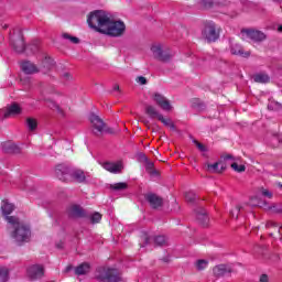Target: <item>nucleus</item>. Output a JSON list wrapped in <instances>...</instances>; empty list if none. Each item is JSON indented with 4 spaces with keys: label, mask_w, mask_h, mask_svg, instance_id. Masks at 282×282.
<instances>
[{
    "label": "nucleus",
    "mask_w": 282,
    "mask_h": 282,
    "mask_svg": "<svg viewBox=\"0 0 282 282\" xmlns=\"http://www.w3.org/2000/svg\"><path fill=\"white\" fill-rule=\"evenodd\" d=\"M7 228L10 230V236L18 246L29 243L30 239H32V229H30V226L22 223L19 217L7 218Z\"/></svg>",
    "instance_id": "nucleus-1"
},
{
    "label": "nucleus",
    "mask_w": 282,
    "mask_h": 282,
    "mask_svg": "<svg viewBox=\"0 0 282 282\" xmlns=\"http://www.w3.org/2000/svg\"><path fill=\"white\" fill-rule=\"evenodd\" d=\"M87 23L91 30L102 34L107 23H109V14L104 10H95L88 14Z\"/></svg>",
    "instance_id": "nucleus-2"
},
{
    "label": "nucleus",
    "mask_w": 282,
    "mask_h": 282,
    "mask_svg": "<svg viewBox=\"0 0 282 282\" xmlns=\"http://www.w3.org/2000/svg\"><path fill=\"white\" fill-rule=\"evenodd\" d=\"M95 280L99 282H120L122 271L116 268L99 267L95 271Z\"/></svg>",
    "instance_id": "nucleus-3"
},
{
    "label": "nucleus",
    "mask_w": 282,
    "mask_h": 282,
    "mask_svg": "<svg viewBox=\"0 0 282 282\" xmlns=\"http://www.w3.org/2000/svg\"><path fill=\"white\" fill-rule=\"evenodd\" d=\"M221 34V29L213 21L203 22L200 36L206 43H217Z\"/></svg>",
    "instance_id": "nucleus-4"
},
{
    "label": "nucleus",
    "mask_w": 282,
    "mask_h": 282,
    "mask_svg": "<svg viewBox=\"0 0 282 282\" xmlns=\"http://www.w3.org/2000/svg\"><path fill=\"white\" fill-rule=\"evenodd\" d=\"M124 32H127V25L122 22V20L116 21L111 20V18H108V22L106 26H104V31H101V34L118 39L120 36H123Z\"/></svg>",
    "instance_id": "nucleus-5"
},
{
    "label": "nucleus",
    "mask_w": 282,
    "mask_h": 282,
    "mask_svg": "<svg viewBox=\"0 0 282 282\" xmlns=\"http://www.w3.org/2000/svg\"><path fill=\"white\" fill-rule=\"evenodd\" d=\"M89 120L93 124L95 135H102V133H116L113 129L107 128V123H105V121L100 117H98V115H90Z\"/></svg>",
    "instance_id": "nucleus-6"
},
{
    "label": "nucleus",
    "mask_w": 282,
    "mask_h": 282,
    "mask_svg": "<svg viewBox=\"0 0 282 282\" xmlns=\"http://www.w3.org/2000/svg\"><path fill=\"white\" fill-rule=\"evenodd\" d=\"M151 52L153 57L156 61H161V63H170L171 58H173V52L170 48H164L161 44L153 45Z\"/></svg>",
    "instance_id": "nucleus-7"
},
{
    "label": "nucleus",
    "mask_w": 282,
    "mask_h": 282,
    "mask_svg": "<svg viewBox=\"0 0 282 282\" xmlns=\"http://www.w3.org/2000/svg\"><path fill=\"white\" fill-rule=\"evenodd\" d=\"M72 166L61 163L55 166V175L61 182H72Z\"/></svg>",
    "instance_id": "nucleus-8"
},
{
    "label": "nucleus",
    "mask_w": 282,
    "mask_h": 282,
    "mask_svg": "<svg viewBox=\"0 0 282 282\" xmlns=\"http://www.w3.org/2000/svg\"><path fill=\"white\" fill-rule=\"evenodd\" d=\"M11 46L18 54H23L25 52V40L23 37V33L20 32L11 37Z\"/></svg>",
    "instance_id": "nucleus-9"
},
{
    "label": "nucleus",
    "mask_w": 282,
    "mask_h": 282,
    "mask_svg": "<svg viewBox=\"0 0 282 282\" xmlns=\"http://www.w3.org/2000/svg\"><path fill=\"white\" fill-rule=\"evenodd\" d=\"M144 199L154 210H158V208H162V206H164V198L155 193L145 194Z\"/></svg>",
    "instance_id": "nucleus-10"
},
{
    "label": "nucleus",
    "mask_w": 282,
    "mask_h": 282,
    "mask_svg": "<svg viewBox=\"0 0 282 282\" xmlns=\"http://www.w3.org/2000/svg\"><path fill=\"white\" fill-rule=\"evenodd\" d=\"M241 33L246 34L247 39H250L254 43H261L262 41H265V39H267L265 33H263L261 31L242 29Z\"/></svg>",
    "instance_id": "nucleus-11"
},
{
    "label": "nucleus",
    "mask_w": 282,
    "mask_h": 282,
    "mask_svg": "<svg viewBox=\"0 0 282 282\" xmlns=\"http://www.w3.org/2000/svg\"><path fill=\"white\" fill-rule=\"evenodd\" d=\"M45 274V269L41 264H34L28 269V276L31 279V281H36L39 279H42V276Z\"/></svg>",
    "instance_id": "nucleus-12"
},
{
    "label": "nucleus",
    "mask_w": 282,
    "mask_h": 282,
    "mask_svg": "<svg viewBox=\"0 0 282 282\" xmlns=\"http://www.w3.org/2000/svg\"><path fill=\"white\" fill-rule=\"evenodd\" d=\"M143 245L141 248H144V246H150V243L153 241L154 246H166V238L164 236H156V237H149V235L144 234L142 236Z\"/></svg>",
    "instance_id": "nucleus-13"
},
{
    "label": "nucleus",
    "mask_w": 282,
    "mask_h": 282,
    "mask_svg": "<svg viewBox=\"0 0 282 282\" xmlns=\"http://www.w3.org/2000/svg\"><path fill=\"white\" fill-rule=\"evenodd\" d=\"M153 100L154 102H156L158 107H161L163 109V111H171V109L173 108L171 106V101H169V99H166V97H164V95L160 93L154 94Z\"/></svg>",
    "instance_id": "nucleus-14"
},
{
    "label": "nucleus",
    "mask_w": 282,
    "mask_h": 282,
    "mask_svg": "<svg viewBox=\"0 0 282 282\" xmlns=\"http://www.w3.org/2000/svg\"><path fill=\"white\" fill-rule=\"evenodd\" d=\"M70 182H76L77 184H85L87 182V174L80 169H72L70 171Z\"/></svg>",
    "instance_id": "nucleus-15"
},
{
    "label": "nucleus",
    "mask_w": 282,
    "mask_h": 282,
    "mask_svg": "<svg viewBox=\"0 0 282 282\" xmlns=\"http://www.w3.org/2000/svg\"><path fill=\"white\" fill-rule=\"evenodd\" d=\"M213 272L217 279L228 276V274H232V267L228 264H218L214 267Z\"/></svg>",
    "instance_id": "nucleus-16"
},
{
    "label": "nucleus",
    "mask_w": 282,
    "mask_h": 282,
    "mask_svg": "<svg viewBox=\"0 0 282 282\" xmlns=\"http://www.w3.org/2000/svg\"><path fill=\"white\" fill-rule=\"evenodd\" d=\"M23 109L19 104L13 102L4 108V118H12L14 116H21Z\"/></svg>",
    "instance_id": "nucleus-17"
},
{
    "label": "nucleus",
    "mask_w": 282,
    "mask_h": 282,
    "mask_svg": "<svg viewBox=\"0 0 282 282\" xmlns=\"http://www.w3.org/2000/svg\"><path fill=\"white\" fill-rule=\"evenodd\" d=\"M68 217H72L73 219H80L83 217H87V214L79 205H73L68 209Z\"/></svg>",
    "instance_id": "nucleus-18"
},
{
    "label": "nucleus",
    "mask_w": 282,
    "mask_h": 282,
    "mask_svg": "<svg viewBox=\"0 0 282 282\" xmlns=\"http://www.w3.org/2000/svg\"><path fill=\"white\" fill-rule=\"evenodd\" d=\"M14 210V205L9 203L8 200H2L1 205V213L4 217L6 221H8V218L10 217H17V216H10L12 215V212Z\"/></svg>",
    "instance_id": "nucleus-19"
},
{
    "label": "nucleus",
    "mask_w": 282,
    "mask_h": 282,
    "mask_svg": "<svg viewBox=\"0 0 282 282\" xmlns=\"http://www.w3.org/2000/svg\"><path fill=\"white\" fill-rule=\"evenodd\" d=\"M21 69L24 74H39L40 69L34 65V63L28 61L21 64Z\"/></svg>",
    "instance_id": "nucleus-20"
},
{
    "label": "nucleus",
    "mask_w": 282,
    "mask_h": 282,
    "mask_svg": "<svg viewBox=\"0 0 282 282\" xmlns=\"http://www.w3.org/2000/svg\"><path fill=\"white\" fill-rule=\"evenodd\" d=\"M91 272V264L88 262H84L75 268V274L77 276H85V274H89Z\"/></svg>",
    "instance_id": "nucleus-21"
},
{
    "label": "nucleus",
    "mask_w": 282,
    "mask_h": 282,
    "mask_svg": "<svg viewBox=\"0 0 282 282\" xmlns=\"http://www.w3.org/2000/svg\"><path fill=\"white\" fill-rule=\"evenodd\" d=\"M230 52L234 56H242L243 58H248L250 56V52H243V47L240 44H231Z\"/></svg>",
    "instance_id": "nucleus-22"
},
{
    "label": "nucleus",
    "mask_w": 282,
    "mask_h": 282,
    "mask_svg": "<svg viewBox=\"0 0 282 282\" xmlns=\"http://www.w3.org/2000/svg\"><path fill=\"white\" fill-rule=\"evenodd\" d=\"M102 166L106 171H109V173H120L122 171V163L106 162Z\"/></svg>",
    "instance_id": "nucleus-23"
},
{
    "label": "nucleus",
    "mask_w": 282,
    "mask_h": 282,
    "mask_svg": "<svg viewBox=\"0 0 282 282\" xmlns=\"http://www.w3.org/2000/svg\"><path fill=\"white\" fill-rule=\"evenodd\" d=\"M2 150L4 151V153H21V148L12 142L3 143Z\"/></svg>",
    "instance_id": "nucleus-24"
},
{
    "label": "nucleus",
    "mask_w": 282,
    "mask_h": 282,
    "mask_svg": "<svg viewBox=\"0 0 282 282\" xmlns=\"http://www.w3.org/2000/svg\"><path fill=\"white\" fill-rule=\"evenodd\" d=\"M196 218L202 226H208L209 218L205 209L196 210Z\"/></svg>",
    "instance_id": "nucleus-25"
},
{
    "label": "nucleus",
    "mask_w": 282,
    "mask_h": 282,
    "mask_svg": "<svg viewBox=\"0 0 282 282\" xmlns=\"http://www.w3.org/2000/svg\"><path fill=\"white\" fill-rule=\"evenodd\" d=\"M145 113L149 116V118H158L160 120V117H164L162 113L158 111V109L153 106H147L145 107Z\"/></svg>",
    "instance_id": "nucleus-26"
},
{
    "label": "nucleus",
    "mask_w": 282,
    "mask_h": 282,
    "mask_svg": "<svg viewBox=\"0 0 282 282\" xmlns=\"http://www.w3.org/2000/svg\"><path fill=\"white\" fill-rule=\"evenodd\" d=\"M219 164H221V162H216L214 164H208L207 169H208L209 173H221V172L226 171V165L221 164V166L219 169Z\"/></svg>",
    "instance_id": "nucleus-27"
},
{
    "label": "nucleus",
    "mask_w": 282,
    "mask_h": 282,
    "mask_svg": "<svg viewBox=\"0 0 282 282\" xmlns=\"http://www.w3.org/2000/svg\"><path fill=\"white\" fill-rule=\"evenodd\" d=\"M254 83H270V76H268V74L265 73H258L256 75L252 76Z\"/></svg>",
    "instance_id": "nucleus-28"
},
{
    "label": "nucleus",
    "mask_w": 282,
    "mask_h": 282,
    "mask_svg": "<svg viewBox=\"0 0 282 282\" xmlns=\"http://www.w3.org/2000/svg\"><path fill=\"white\" fill-rule=\"evenodd\" d=\"M198 6L204 8L205 10H210V8L217 6V1L215 0H198Z\"/></svg>",
    "instance_id": "nucleus-29"
},
{
    "label": "nucleus",
    "mask_w": 282,
    "mask_h": 282,
    "mask_svg": "<svg viewBox=\"0 0 282 282\" xmlns=\"http://www.w3.org/2000/svg\"><path fill=\"white\" fill-rule=\"evenodd\" d=\"M160 122H162L164 127H169L171 131H177V127H175V123L173 120H171V118L160 117Z\"/></svg>",
    "instance_id": "nucleus-30"
},
{
    "label": "nucleus",
    "mask_w": 282,
    "mask_h": 282,
    "mask_svg": "<svg viewBox=\"0 0 282 282\" xmlns=\"http://www.w3.org/2000/svg\"><path fill=\"white\" fill-rule=\"evenodd\" d=\"M42 66L44 67L45 72H50L54 67V59L50 56H45L42 61Z\"/></svg>",
    "instance_id": "nucleus-31"
},
{
    "label": "nucleus",
    "mask_w": 282,
    "mask_h": 282,
    "mask_svg": "<svg viewBox=\"0 0 282 282\" xmlns=\"http://www.w3.org/2000/svg\"><path fill=\"white\" fill-rule=\"evenodd\" d=\"M10 279V271L6 267H0V282H7Z\"/></svg>",
    "instance_id": "nucleus-32"
},
{
    "label": "nucleus",
    "mask_w": 282,
    "mask_h": 282,
    "mask_svg": "<svg viewBox=\"0 0 282 282\" xmlns=\"http://www.w3.org/2000/svg\"><path fill=\"white\" fill-rule=\"evenodd\" d=\"M26 127H28L29 131H36L39 123L36 122V119H34V118H26Z\"/></svg>",
    "instance_id": "nucleus-33"
},
{
    "label": "nucleus",
    "mask_w": 282,
    "mask_h": 282,
    "mask_svg": "<svg viewBox=\"0 0 282 282\" xmlns=\"http://www.w3.org/2000/svg\"><path fill=\"white\" fill-rule=\"evenodd\" d=\"M110 188L112 191H127V188H129V185L127 183H115L110 185Z\"/></svg>",
    "instance_id": "nucleus-34"
},
{
    "label": "nucleus",
    "mask_w": 282,
    "mask_h": 282,
    "mask_svg": "<svg viewBox=\"0 0 282 282\" xmlns=\"http://www.w3.org/2000/svg\"><path fill=\"white\" fill-rule=\"evenodd\" d=\"M63 39H66V41H70V43H73L74 45H78V43H80V39L74 36V35H69V33H63Z\"/></svg>",
    "instance_id": "nucleus-35"
},
{
    "label": "nucleus",
    "mask_w": 282,
    "mask_h": 282,
    "mask_svg": "<svg viewBox=\"0 0 282 282\" xmlns=\"http://www.w3.org/2000/svg\"><path fill=\"white\" fill-rule=\"evenodd\" d=\"M41 48V43L39 42V40H34L30 45H29V50H31V52L33 54H36V52H39V50Z\"/></svg>",
    "instance_id": "nucleus-36"
},
{
    "label": "nucleus",
    "mask_w": 282,
    "mask_h": 282,
    "mask_svg": "<svg viewBox=\"0 0 282 282\" xmlns=\"http://www.w3.org/2000/svg\"><path fill=\"white\" fill-rule=\"evenodd\" d=\"M192 107L198 110L206 109V105H204V102H202V100L199 99H193Z\"/></svg>",
    "instance_id": "nucleus-37"
},
{
    "label": "nucleus",
    "mask_w": 282,
    "mask_h": 282,
    "mask_svg": "<svg viewBox=\"0 0 282 282\" xmlns=\"http://www.w3.org/2000/svg\"><path fill=\"white\" fill-rule=\"evenodd\" d=\"M185 199L188 204H194L195 199H197V195L194 192H186Z\"/></svg>",
    "instance_id": "nucleus-38"
},
{
    "label": "nucleus",
    "mask_w": 282,
    "mask_h": 282,
    "mask_svg": "<svg viewBox=\"0 0 282 282\" xmlns=\"http://www.w3.org/2000/svg\"><path fill=\"white\" fill-rule=\"evenodd\" d=\"M102 219V215L98 212H95L91 216H90V223L93 224H100V220Z\"/></svg>",
    "instance_id": "nucleus-39"
},
{
    "label": "nucleus",
    "mask_w": 282,
    "mask_h": 282,
    "mask_svg": "<svg viewBox=\"0 0 282 282\" xmlns=\"http://www.w3.org/2000/svg\"><path fill=\"white\" fill-rule=\"evenodd\" d=\"M48 107L50 109H55L56 111H58L61 116H65V112L63 111L61 106H58V104H56L55 101H48Z\"/></svg>",
    "instance_id": "nucleus-40"
},
{
    "label": "nucleus",
    "mask_w": 282,
    "mask_h": 282,
    "mask_svg": "<svg viewBox=\"0 0 282 282\" xmlns=\"http://www.w3.org/2000/svg\"><path fill=\"white\" fill-rule=\"evenodd\" d=\"M206 268H208V261L207 260H197L196 261V269L202 271V270H206Z\"/></svg>",
    "instance_id": "nucleus-41"
},
{
    "label": "nucleus",
    "mask_w": 282,
    "mask_h": 282,
    "mask_svg": "<svg viewBox=\"0 0 282 282\" xmlns=\"http://www.w3.org/2000/svg\"><path fill=\"white\" fill-rule=\"evenodd\" d=\"M231 169L236 171L237 173H243L246 171V165H239L237 163H231Z\"/></svg>",
    "instance_id": "nucleus-42"
},
{
    "label": "nucleus",
    "mask_w": 282,
    "mask_h": 282,
    "mask_svg": "<svg viewBox=\"0 0 282 282\" xmlns=\"http://www.w3.org/2000/svg\"><path fill=\"white\" fill-rule=\"evenodd\" d=\"M220 160H223V162H228V161H231V162H235V155L232 154H228V153H224L220 155Z\"/></svg>",
    "instance_id": "nucleus-43"
},
{
    "label": "nucleus",
    "mask_w": 282,
    "mask_h": 282,
    "mask_svg": "<svg viewBox=\"0 0 282 282\" xmlns=\"http://www.w3.org/2000/svg\"><path fill=\"white\" fill-rule=\"evenodd\" d=\"M193 143L196 144L198 151H200L202 153H206V151H208L206 145H204L203 143H199V141L193 140Z\"/></svg>",
    "instance_id": "nucleus-44"
},
{
    "label": "nucleus",
    "mask_w": 282,
    "mask_h": 282,
    "mask_svg": "<svg viewBox=\"0 0 282 282\" xmlns=\"http://www.w3.org/2000/svg\"><path fill=\"white\" fill-rule=\"evenodd\" d=\"M240 212H241V206H236V208L230 212V215L234 219H238Z\"/></svg>",
    "instance_id": "nucleus-45"
},
{
    "label": "nucleus",
    "mask_w": 282,
    "mask_h": 282,
    "mask_svg": "<svg viewBox=\"0 0 282 282\" xmlns=\"http://www.w3.org/2000/svg\"><path fill=\"white\" fill-rule=\"evenodd\" d=\"M138 162L145 164V162H149V158L147 156V154L140 152L138 154Z\"/></svg>",
    "instance_id": "nucleus-46"
},
{
    "label": "nucleus",
    "mask_w": 282,
    "mask_h": 282,
    "mask_svg": "<svg viewBox=\"0 0 282 282\" xmlns=\"http://www.w3.org/2000/svg\"><path fill=\"white\" fill-rule=\"evenodd\" d=\"M152 169H155V164L152 161L148 160V162H145L147 173H150V171H152Z\"/></svg>",
    "instance_id": "nucleus-47"
},
{
    "label": "nucleus",
    "mask_w": 282,
    "mask_h": 282,
    "mask_svg": "<svg viewBox=\"0 0 282 282\" xmlns=\"http://www.w3.org/2000/svg\"><path fill=\"white\" fill-rule=\"evenodd\" d=\"M261 193L263 197H268V199H272V192H270L269 189L262 188Z\"/></svg>",
    "instance_id": "nucleus-48"
},
{
    "label": "nucleus",
    "mask_w": 282,
    "mask_h": 282,
    "mask_svg": "<svg viewBox=\"0 0 282 282\" xmlns=\"http://www.w3.org/2000/svg\"><path fill=\"white\" fill-rule=\"evenodd\" d=\"M135 80L139 85H147V83H148L147 77H144V76H139V77H137Z\"/></svg>",
    "instance_id": "nucleus-49"
},
{
    "label": "nucleus",
    "mask_w": 282,
    "mask_h": 282,
    "mask_svg": "<svg viewBox=\"0 0 282 282\" xmlns=\"http://www.w3.org/2000/svg\"><path fill=\"white\" fill-rule=\"evenodd\" d=\"M267 228H279V225H276V223H273V221H268Z\"/></svg>",
    "instance_id": "nucleus-50"
},
{
    "label": "nucleus",
    "mask_w": 282,
    "mask_h": 282,
    "mask_svg": "<svg viewBox=\"0 0 282 282\" xmlns=\"http://www.w3.org/2000/svg\"><path fill=\"white\" fill-rule=\"evenodd\" d=\"M259 282H270V279L268 278V274L260 275Z\"/></svg>",
    "instance_id": "nucleus-51"
},
{
    "label": "nucleus",
    "mask_w": 282,
    "mask_h": 282,
    "mask_svg": "<svg viewBox=\"0 0 282 282\" xmlns=\"http://www.w3.org/2000/svg\"><path fill=\"white\" fill-rule=\"evenodd\" d=\"M63 78L64 80H72V75L69 73H64Z\"/></svg>",
    "instance_id": "nucleus-52"
},
{
    "label": "nucleus",
    "mask_w": 282,
    "mask_h": 282,
    "mask_svg": "<svg viewBox=\"0 0 282 282\" xmlns=\"http://www.w3.org/2000/svg\"><path fill=\"white\" fill-rule=\"evenodd\" d=\"M161 261H163V263H170L171 262V257L170 256H165L161 259Z\"/></svg>",
    "instance_id": "nucleus-53"
},
{
    "label": "nucleus",
    "mask_w": 282,
    "mask_h": 282,
    "mask_svg": "<svg viewBox=\"0 0 282 282\" xmlns=\"http://www.w3.org/2000/svg\"><path fill=\"white\" fill-rule=\"evenodd\" d=\"M6 120L7 118H6V109H1L0 110V120Z\"/></svg>",
    "instance_id": "nucleus-54"
},
{
    "label": "nucleus",
    "mask_w": 282,
    "mask_h": 282,
    "mask_svg": "<svg viewBox=\"0 0 282 282\" xmlns=\"http://www.w3.org/2000/svg\"><path fill=\"white\" fill-rule=\"evenodd\" d=\"M148 173H149L150 175H160V173L158 172V170H155V167L152 169V170H150Z\"/></svg>",
    "instance_id": "nucleus-55"
},
{
    "label": "nucleus",
    "mask_w": 282,
    "mask_h": 282,
    "mask_svg": "<svg viewBox=\"0 0 282 282\" xmlns=\"http://www.w3.org/2000/svg\"><path fill=\"white\" fill-rule=\"evenodd\" d=\"M113 91H120V86L118 84L113 86Z\"/></svg>",
    "instance_id": "nucleus-56"
},
{
    "label": "nucleus",
    "mask_w": 282,
    "mask_h": 282,
    "mask_svg": "<svg viewBox=\"0 0 282 282\" xmlns=\"http://www.w3.org/2000/svg\"><path fill=\"white\" fill-rule=\"evenodd\" d=\"M69 270H72V265H68V267L66 268V272H69Z\"/></svg>",
    "instance_id": "nucleus-57"
},
{
    "label": "nucleus",
    "mask_w": 282,
    "mask_h": 282,
    "mask_svg": "<svg viewBox=\"0 0 282 282\" xmlns=\"http://www.w3.org/2000/svg\"><path fill=\"white\" fill-rule=\"evenodd\" d=\"M278 32H282V25L278 28Z\"/></svg>",
    "instance_id": "nucleus-58"
},
{
    "label": "nucleus",
    "mask_w": 282,
    "mask_h": 282,
    "mask_svg": "<svg viewBox=\"0 0 282 282\" xmlns=\"http://www.w3.org/2000/svg\"><path fill=\"white\" fill-rule=\"evenodd\" d=\"M3 29H4V30H8V24H4V25H3Z\"/></svg>",
    "instance_id": "nucleus-59"
},
{
    "label": "nucleus",
    "mask_w": 282,
    "mask_h": 282,
    "mask_svg": "<svg viewBox=\"0 0 282 282\" xmlns=\"http://www.w3.org/2000/svg\"><path fill=\"white\" fill-rule=\"evenodd\" d=\"M144 124H149V121L148 120H143Z\"/></svg>",
    "instance_id": "nucleus-60"
},
{
    "label": "nucleus",
    "mask_w": 282,
    "mask_h": 282,
    "mask_svg": "<svg viewBox=\"0 0 282 282\" xmlns=\"http://www.w3.org/2000/svg\"><path fill=\"white\" fill-rule=\"evenodd\" d=\"M57 248H63V245H57Z\"/></svg>",
    "instance_id": "nucleus-61"
},
{
    "label": "nucleus",
    "mask_w": 282,
    "mask_h": 282,
    "mask_svg": "<svg viewBox=\"0 0 282 282\" xmlns=\"http://www.w3.org/2000/svg\"><path fill=\"white\" fill-rule=\"evenodd\" d=\"M281 230H282V227L278 230V232H280V235H281Z\"/></svg>",
    "instance_id": "nucleus-62"
}]
</instances>
